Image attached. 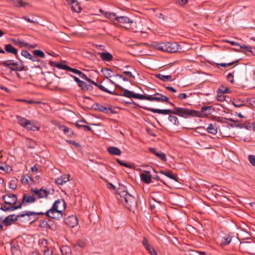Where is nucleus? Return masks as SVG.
<instances>
[{
	"mask_svg": "<svg viewBox=\"0 0 255 255\" xmlns=\"http://www.w3.org/2000/svg\"><path fill=\"white\" fill-rule=\"evenodd\" d=\"M34 195L30 196L27 194H24L23 195L22 202L20 203L18 205H21V207L22 205H26L27 204L32 203L35 202L36 198L34 197Z\"/></svg>",
	"mask_w": 255,
	"mask_h": 255,
	"instance_id": "13",
	"label": "nucleus"
},
{
	"mask_svg": "<svg viewBox=\"0 0 255 255\" xmlns=\"http://www.w3.org/2000/svg\"><path fill=\"white\" fill-rule=\"evenodd\" d=\"M117 161L121 165H122L125 167L129 168H131L132 167V166L131 165H129V164H128L127 163L125 162L124 161L121 160L119 159H117Z\"/></svg>",
	"mask_w": 255,
	"mask_h": 255,
	"instance_id": "48",
	"label": "nucleus"
},
{
	"mask_svg": "<svg viewBox=\"0 0 255 255\" xmlns=\"http://www.w3.org/2000/svg\"><path fill=\"white\" fill-rule=\"evenodd\" d=\"M160 173H161L163 175H164L166 176H167L171 179H172L176 181H177L176 176L172 173V172L171 170H167V171L161 170L160 171Z\"/></svg>",
	"mask_w": 255,
	"mask_h": 255,
	"instance_id": "31",
	"label": "nucleus"
},
{
	"mask_svg": "<svg viewBox=\"0 0 255 255\" xmlns=\"http://www.w3.org/2000/svg\"><path fill=\"white\" fill-rule=\"evenodd\" d=\"M40 166L38 164H35L34 166L31 168V171L32 172H39Z\"/></svg>",
	"mask_w": 255,
	"mask_h": 255,
	"instance_id": "55",
	"label": "nucleus"
},
{
	"mask_svg": "<svg viewBox=\"0 0 255 255\" xmlns=\"http://www.w3.org/2000/svg\"><path fill=\"white\" fill-rule=\"evenodd\" d=\"M176 1L179 4L183 5L187 2L188 0H176Z\"/></svg>",
	"mask_w": 255,
	"mask_h": 255,
	"instance_id": "64",
	"label": "nucleus"
},
{
	"mask_svg": "<svg viewBox=\"0 0 255 255\" xmlns=\"http://www.w3.org/2000/svg\"><path fill=\"white\" fill-rule=\"evenodd\" d=\"M43 255H53V252L52 249H50L49 248L46 249H43Z\"/></svg>",
	"mask_w": 255,
	"mask_h": 255,
	"instance_id": "51",
	"label": "nucleus"
},
{
	"mask_svg": "<svg viewBox=\"0 0 255 255\" xmlns=\"http://www.w3.org/2000/svg\"><path fill=\"white\" fill-rule=\"evenodd\" d=\"M86 245V243L84 241L82 240H79L77 241L76 244L75 245L74 247L78 249L77 247H80V248H83Z\"/></svg>",
	"mask_w": 255,
	"mask_h": 255,
	"instance_id": "45",
	"label": "nucleus"
},
{
	"mask_svg": "<svg viewBox=\"0 0 255 255\" xmlns=\"http://www.w3.org/2000/svg\"><path fill=\"white\" fill-rule=\"evenodd\" d=\"M67 70L69 71H70V72H72L75 74H77V71H78V69H74V68H71L69 66H68L67 67Z\"/></svg>",
	"mask_w": 255,
	"mask_h": 255,
	"instance_id": "62",
	"label": "nucleus"
},
{
	"mask_svg": "<svg viewBox=\"0 0 255 255\" xmlns=\"http://www.w3.org/2000/svg\"><path fill=\"white\" fill-rule=\"evenodd\" d=\"M217 93L218 94H223L225 93H231V91L227 87L222 85L219 87L218 89Z\"/></svg>",
	"mask_w": 255,
	"mask_h": 255,
	"instance_id": "33",
	"label": "nucleus"
},
{
	"mask_svg": "<svg viewBox=\"0 0 255 255\" xmlns=\"http://www.w3.org/2000/svg\"><path fill=\"white\" fill-rule=\"evenodd\" d=\"M107 150L111 155H120L121 154V150L117 147L110 146L108 148Z\"/></svg>",
	"mask_w": 255,
	"mask_h": 255,
	"instance_id": "24",
	"label": "nucleus"
},
{
	"mask_svg": "<svg viewBox=\"0 0 255 255\" xmlns=\"http://www.w3.org/2000/svg\"><path fill=\"white\" fill-rule=\"evenodd\" d=\"M16 118L18 123L22 127L26 128V126L30 125V121L24 118L16 116Z\"/></svg>",
	"mask_w": 255,
	"mask_h": 255,
	"instance_id": "18",
	"label": "nucleus"
},
{
	"mask_svg": "<svg viewBox=\"0 0 255 255\" xmlns=\"http://www.w3.org/2000/svg\"><path fill=\"white\" fill-rule=\"evenodd\" d=\"M59 129L63 131L65 134H66L69 137H71L74 135V131L72 129L67 128L65 126H59Z\"/></svg>",
	"mask_w": 255,
	"mask_h": 255,
	"instance_id": "23",
	"label": "nucleus"
},
{
	"mask_svg": "<svg viewBox=\"0 0 255 255\" xmlns=\"http://www.w3.org/2000/svg\"><path fill=\"white\" fill-rule=\"evenodd\" d=\"M11 41L15 45H17L21 48L25 47L26 45H28V43L22 41L19 39H11Z\"/></svg>",
	"mask_w": 255,
	"mask_h": 255,
	"instance_id": "32",
	"label": "nucleus"
},
{
	"mask_svg": "<svg viewBox=\"0 0 255 255\" xmlns=\"http://www.w3.org/2000/svg\"><path fill=\"white\" fill-rule=\"evenodd\" d=\"M156 78L163 81H172L173 79L170 75H164L161 74H158L156 75Z\"/></svg>",
	"mask_w": 255,
	"mask_h": 255,
	"instance_id": "30",
	"label": "nucleus"
},
{
	"mask_svg": "<svg viewBox=\"0 0 255 255\" xmlns=\"http://www.w3.org/2000/svg\"><path fill=\"white\" fill-rule=\"evenodd\" d=\"M33 213L31 212H26L21 214H19L17 216L14 214L10 215L6 217L2 221V223L5 226H9L11 225L13 222L16 221L19 217H23L25 216H30Z\"/></svg>",
	"mask_w": 255,
	"mask_h": 255,
	"instance_id": "7",
	"label": "nucleus"
},
{
	"mask_svg": "<svg viewBox=\"0 0 255 255\" xmlns=\"http://www.w3.org/2000/svg\"><path fill=\"white\" fill-rule=\"evenodd\" d=\"M65 223L70 228L76 227L78 224V219L76 216L71 215L64 219Z\"/></svg>",
	"mask_w": 255,
	"mask_h": 255,
	"instance_id": "12",
	"label": "nucleus"
},
{
	"mask_svg": "<svg viewBox=\"0 0 255 255\" xmlns=\"http://www.w3.org/2000/svg\"><path fill=\"white\" fill-rule=\"evenodd\" d=\"M232 239V236L230 234L225 235L222 239L221 245L222 246L229 245Z\"/></svg>",
	"mask_w": 255,
	"mask_h": 255,
	"instance_id": "25",
	"label": "nucleus"
},
{
	"mask_svg": "<svg viewBox=\"0 0 255 255\" xmlns=\"http://www.w3.org/2000/svg\"><path fill=\"white\" fill-rule=\"evenodd\" d=\"M18 180L16 178H13L11 180L8 184V187L9 188L14 190L16 189L17 186Z\"/></svg>",
	"mask_w": 255,
	"mask_h": 255,
	"instance_id": "36",
	"label": "nucleus"
},
{
	"mask_svg": "<svg viewBox=\"0 0 255 255\" xmlns=\"http://www.w3.org/2000/svg\"><path fill=\"white\" fill-rule=\"evenodd\" d=\"M142 244L151 255H158L154 249L148 243V242L145 237H143L142 241Z\"/></svg>",
	"mask_w": 255,
	"mask_h": 255,
	"instance_id": "14",
	"label": "nucleus"
},
{
	"mask_svg": "<svg viewBox=\"0 0 255 255\" xmlns=\"http://www.w3.org/2000/svg\"><path fill=\"white\" fill-rule=\"evenodd\" d=\"M207 130L208 133L216 134L217 133V127L216 125L215 124H210L207 128Z\"/></svg>",
	"mask_w": 255,
	"mask_h": 255,
	"instance_id": "29",
	"label": "nucleus"
},
{
	"mask_svg": "<svg viewBox=\"0 0 255 255\" xmlns=\"http://www.w3.org/2000/svg\"><path fill=\"white\" fill-rule=\"evenodd\" d=\"M95 109L98 110L99 112H103L106 114H113L114 113V111L110 107H106L103 106H102L99 104H96Z\"/></svg>",
	"mask_w": 255,
	"mask_h": 255,
	"instance_id": "15",
	"label": "nucleus"
},
{
	"mask_svg": "<svg viewBox=\"0 0 255 255\" xmlns=\"http://www.w3.org/2000/svg\"><path fill=\"white\" fill-rule=\"evenodd\" d=\"M123 73L129 78L134 79V76L132 74L131 72L129 71H124Z\"/></svg>",
	"mask_w": 255,
	"mask_h": 255,
	"instance_id": "60",
	"label": "nucleus"
},
{
	"mask_svg": "<svg viewBox=\"0 0 255 255\" xmlns=\"http://www.w3.org/2000/svg\"><path fill=\"white\" fill-rule=\"evenodd\" d=\"M76 74L79 75L82 79L85 80L86 81H87L89 82L90 81H91V79L88 78L85 74H84L83 72H82L81 71H80L79 70H78Z\"/></svg>",
	"mask_w": 255,
	"mask_h": 255,
	"instance_id": "44",
	"label": "nucleus"
},
{
	"mask_svg": "<svg viewBox=\"0 0 255 255\" xmlns=\"http://www.w3.org/2000/svg\"><path fill=\"white\" fill-rule=\"evenodd\" d=\"M249 160L251 164L255 166V156L253 155H249Z\"/></svg>",
	"mask_w": 255,
	"mask_h": 255,
	"instance_id": "53",
	"label": "nucleus"
},
{
	"mask_svg": "<svg viewBox=\"0 0 255 255\" xmlns=\"http://www.w3.org/2000/svg\"><path fill=\"white\" fill-rule=\"evenodd\" d=\"M240 48L242 49H246L247 51L251 52L253 53V51H252V47L250 46H246L245 45L243 44L242 45H240Z\"/></svg>",
	"mask_w": 255,
	"mask_h": 255,
	"instance_id": "57",
	"label": "nucleus"
},
{
	"mask_svg": "<svg viewBox=\"0 0 255 255\" xmlns=\"http://www.w3.org/2000/svg\"><path fill=\"white\" fill-rule=\"evenodd\" d=\"M99 11L102 14L104 15L106 17L111 19V20H115L116 16V14L115 13L105 11L102 9H100L99 10Z\"/></svg>",
	"mask_w": 255,
	"mask_h": 255,
	"instance_id": "27",
	"label": "nucleus"
},
{
	"mask_svg": "<svg viewBox=\"0 0 255 255\" xmlns=\"http://www.w3.org/2000/svg\"><path fill=\"white\" fill-rule=\"evenodd\" d=\"M168 120L172 123L174 125L178 126L179 125V122L177 117L174 116L169 115Z\"/></svg>",
	"mask_w": 255,
	"mask_h": 255,
	"instance_id": "39",
	"label": "nucleus"
},
{
	"mask_svg": "<svg viewBox=\"0 0 255 255\" xmlns=\"http://www.w3.org/2000/svg\"><path fill=\"white\" fill-rule=\"evenodd\" d=\"M29 60L32 61L33 62H40L41 60L40 59H39L37 56H33V55H31V57L30 58Z\"/></svg>",
	"mask_w": 255,
	"mask_h": 255,
	"instance_id": "59",
	"label": "nucleus"
},
{
	"mask_svg": "<svg viewBox=\"0 0 255 255\" xmlns=\"http://www.w3.org/2000/svg\"><path fill=\"white\" fill-rule=\"evenodd\" d=\"M212 110H214L213 107L212 106H203L201 108V111H198L201 113V116L199 117H202L203 116H207L210 115L212 113Z\"/></svg>",
	"mask_w": 255,
	"mask_h": 255,
	"instance_id": "16",
	"label": "nucleus"
},
{
	"mask_svg": "<svg viewBox=\"0 0 255 255\" xmlns=\"http://www.w3.org/2000/svg\"><path fill=\"white\" fill-rule=\"evenodd\" d=\"M149 151L152 154H154L157 158H158L161 161L163 162H166L167 161L166 154L162 152L161 151L158 150L156 148L154 147L149 148Z\"/></svg>",
	"mask_w": 255,
	"mask_h": 255,
	"instance_id": "11",
	"label": "nucleus"
},
{
	"mask_svg": "<svg viewBox=\"0 0 255 255\" xmlns=\"http://www.w3.org/2000/svg\"><path fill=\"white\" fill-rule=\"evenodd\" d=\"M233 104L236 107L238 108L244 106L245 105L243 104V102L240 101L238 100H234L233 101Z\"/></svg>",
	"mask_w": 255,
	"mask_h": 255,
	"instance_id": "49",
	"label": "nucleus"
},
{
	"mask_svg": "<svg viewBox=\"0 0 255 255\" xmlns=\"http://www.w3.org/2000/svg\"><path fill=\"white\" fill-rule=\"evenodd\" d=\"M56 201H59V202H60V203H59L57 205V209H60L61 206L65 207V202L64 201V200H56Z\"/></svg>",
	"mask_w": 255,
	"mask_h": 255,
	"instance_id": "56",
	"label": "nucleus"
},
{
	"mask_svg": "<svg viewBox=\"0 0 255 255\" xmlns=\"http://www.w3.org/2000/svg\"><path fill=\"white\" fill-rule=\"evenodd\" d=\"M32 181V179L27 174L23 175L22 176L21 182L22 184L26 185L29 183V180Z\"/></svg>",
	"mask_w": 255,
	"mask_h": 255,
	"instance_id": "38",
	"label": "nucleus"
},
{
	"mask_svg": "<svg viewBox=\"0 0 255 255\" xmlns=\"http://www.w3.org/2000/svg\"><path fill=\"white\" fill-rule=\"evenodd\" d=\"M39 244L42 246L44 249H46L48 248V241L45 239H42L39 241Z\"/></svg>",
	"mask_w": 255,
	"mask_h": 255,
	"instance_id": "42",
	"label": "nucleus"
},
{
	"mask_svg": "<svg viewBox=\"0 0 255 255\" xmlns=\"http://www.w3.org/2000/svg\"><path fill=\"white\" fill-rule=\"evenodd\" d=\"M26 128L28 130H31V131L38 130H39V128L37 127L36 126H34L31 124H30V125H28V126H26Z\"/></svg>",
	"mask_w": 255,
	"mask_h": 255,
	"instance_id": "50",
	"label": "nucleus"
},
{
	"mask_svg": "<svg viewBox=\"0 0 255 255\" xmlns=\"http://www.w3.org/2000/svg\"><path fill=\"white\" fill-rule=\"evenodd\" d=\"M115 20L122 24H127L132 22V21L127 16H118L116 15Z\"/></svg>",
	"mask_w": 255,
	"mask_h": 255,
	"instance_id": "22",
	"label": "nucleus"
},
{
	"mask_svg": "<svg viewBox=\"0 0 255 255\" xmlns=\"http://www.w3.org/2000/svg\"><path fill=\"white\" fill-rule=\"evenodd\" d=\"M49 64L54 67H56L58 68L59 69H64V70H67L68 66L66 65L63 64L61 62L56 63L54 61H49Z\"/></svg>",
	"mask_w": 255,
	"mask_h": 255,
	"instance_id": "28",
	"label": "nucleus"
},
{
	"mask_svg": "<svg viewBox=\"0 0 255 255\" xmlns=\"http://www.w3.org/2000/svg\"><path fill=\"white\" fill-rule=\"evenodd\" d=\"M187 96L185 93H181L178 96V97L180 100L185 99L187 98Z\"/></svg>",
	"mask_w": 255,
	"mask_h": 255,
	"instance_id": "63",
	"label": "nucleus"
},
{
	"mask_svg": "<svg viewBox=\"0 0 255 255\" xmlns=\"http://www.w3.org/2000/svg\"><path fill=\"white\" fill-rule=\"evenodd\" d=\"M83 123H87V122L84 120H80L76 122L75 125L78 128H83V126H84L83 125Z\"/></svg>",
	"mask_w": 255,
	"mask_h": 255,
	"instance_id": "46",
	"label": "nucleus"
},
{
	"mask_svg": "<svg viewBox=\"0 0 255 255\" xmlns=\"http://www.w3.org/2000/svg\"><path fill=\"white\" fill-rule=\"evenodd\" d=\"M173 107H174V110H173L170 109H157L148 108L144 106H141L140 107L144 110L150 111L154 113L163 115L172 114L184 118H187L191 117H200L201 116V113H199L198 111L181 107H177L175 106Z\"/></svg>",
	"mask_w": 255,
	"mask_h": 255,
	"instance_id": "1",
	"label": "nucleus"
},
{
	"mask_svg": "<svg viewBox=\"0 0 255 255\" xmlns=\"http://www.w3.org/2000/svg\"><path fill=\"white\" fill-rule=\"evenodd\" d=\"M11 252L13 255H18L19 253V249L18 246L13 245L11 247Z\"/></svg>",
	"mask_w": 255,
	"mask_h": 255,
	"instance_id": "43",
	"label": "nucleus"
},
{
	"mask_svg": "<svg viewBox=\"0 0 255 255\" xmlns=\"http://www.w3.org/2000/svg\"><path fill=\"white\" fill-rule=\"evenodd\" d=\"M48 225H47V229H50L52 230H55L56 229V225L54 224L53 221L49 219L47 221Z\"/></svg>",
	"mask_w": 255,
	"mask_h": 255,
	"instance_id": "41",
	"label": "nucleus"
},
{
	"mask_svg": "<svg viewBox=\"0 0 255 255\" xmlns=\"http://www.w3.org/2000/svg\"><path fill=\"white\" fill-rule=\"evenodd\" d=\"M15 4L17 6L20 7L22 6H25L27 4V3H25V2L23 3L22 0H19L16 1V3H15Z\"/></svg>",
	"mask_w": 255,
	"mask_h": 255,
	"instance_id": "58",
	"label": "nucleus"
},
{
	"mask_svg": "<svg viewBox=\"0 0 255 255\" xmlns=\"http://www.w3.org/2000/svg\"><path fill=\"white\" fill-rule=\"evenodd\" d=\"M20 60V65L18 67H14L13 60H7L3 61L1 65L5 67L9 68L11 71H22L24 70L25 66L23 65V62Z\"/></svg>",
	"mask_w": 255,
	"mask_h": 255,
	"instance_id": "8",
	"label": "nucleus"
},
{
	"mask_svg": "<svg viewBox=\"0 0 255 255\" xmlns=\"http://www.w3.org/2000/svg\"><path fill=\"white\" fill-rule=\"evenodd\" d=\"M89 82L92 83V84H93V85H94L96 87H97L99 89H100L101 90H102L103 92H105L107 93L111 94H114V92L115 91V89H113L112 90H109L108 89L106 88L102 85L99 84H98V83L93 81L92 80H91V81H90Z\"/></svg>",
	"mask_w": 255,
	"mask_h": 255,
	"instance_id": "19",
	"label": "nucleus"
},
{
	"mask_svg": "<svg viewBox=\"0 0 255 255\" xmlns=\"http://www.w3.org/2000/svg\"><path fill=\"white\" fill-rule=\"evenodd\" d=\"M99 55L102 60L104 61H111L113 59V55L108 52L100 53Z\"/></svg>",
	"mask_w": 255,
	"mask_h": 255,
	"instance_id": "20",
	"label": "nucleus"
},
{
	"mask_svg": "<svg viewBox=\"0 0 255 255\" xmlns=\"http://www.w3.org/2000/svg\"><path fill=\"white\" fill-rule=\"evenodd\" d=\"M102 72H104V74L107 78H108L109 77H112L114 76V73L113 71L110 69L107 68H103Z\"/></svg>",
	"mask_w": 255,
	"mask_h": 255,
	"instance_id": "35",
	"label": "nucleus"
},
{
	"mask_svg": "<svg viewBox=\"0 0 255 255\" xmlns=\"http://www.w3.org/2000/svg\"><path fill=\"white\" fill-rule=\"evenodd\" d=\"M217 100L219 101H224L225 100V97L222 94L217 93Z\"/></svg>",
	"mask_w": 255,
	"mask_h": 255,
	"instance_id": "61",
	"label": "nucleus"
},
{
	"mask_svg": "<svg viewBox=\"0 0 255 255\" xmlns=\"http://www.w3.org/2000/svg\"><path fill=\"white\" fill-rule=\"evenodd\" d=\"M48 222L46 221H41L40 222L39 227L43 229H47Z\"/></svg>",
	"mask_w": 255,
	"mask_h": 255,
	"instance_id": "52",
	"label": "nucleus"
},
{
	"mask_svg": "<svg viewBox=\"0 0 255 255\" xmlns=\"http://www.w3.org/2000/svg\"><path fill=\"white\" fill-rule=\"evenodd\" d=\"M33 54L40 58H44L45 57V54L44 52L40 50H35L32 51Z\"/></svg>",
	"mask_w": 255,
	"mask_h": 255,
	"instance_id": "40",
	"label": "nucleus"
},
{
	"mask_svg": "<svg viewBox=\"0 0 255 255\" xmlns=\"http://www.w3.org/2000/svg\"><path fill=\"white\" fill-rule=\"evenodd\" d=\"M21 208V205H18L17 206H6V205H2L0 208V209L3 211H14L17 209Z\"/></svg>",
	"mask_w": 255,
	"mask_h": 255,
	"instance_id": "26",
	"label": "nucleus"
},
{
	"mask_svg": "<svg viewBox=\"0 0 255 255\" xmlns=\"http://www.w3.org/2000/svg\"><path fill=\"white\" fill-rule=\"evenodd\" d=\"M151 45L155 49L168 53L177 52L179 51V49H181L180 45L176 42L157 43L154 42Z\"/></svg>",
	"mask_w": 255,
	"mask_h": 255,
	"instance_id": "3",
	"label": "nucleus"
},
{
	"mask_svg": "<svg viewBox=\"0 0 255 255\" xmlns=\"http://www.w3.org/2000/svg\"><path fill=\"white\" fill-rule=\"evenodd\" d=\"M4 203L11 206H15L17 201V196L13 194H6L2 196Z\"/></svg>",
	"mask_w": 255,
	"mask_h": 255,
	"instance_id": "9",
	"label": "nucleus"
},
{
	"mask_svg": "<svg viewBox=\"0 0 255 255\" xmlns=\"http://www.w3.org/2000/svg\"><path fill=\"white\" fill-rule=\"evenodd\" d=\"M30 191L33 195H35L38 198H47L49 194L48 190L43 188L40 189L31 188Z\"/></svg>",
	"mask_w": 255,
	"mask_h": 255,
	"instance_id": "10",
	"label": "nucleus"
},
{
	"mask_svg": "<svg viewBox=\"0 0 255 255\" xmlns=\"http://www.w3.org/2000/svg\"><path fill=\"white\" fill-rule=\"evenodd\" d=\"M21 54L25 58L29 59L31 57V54L26 50H22L21 52Z\"/></svg>",
	"mask_w": 255,
	"mask_h": 255,
	"instance_id": "47",
	"label": "nucleus"
},
{
	"mask_svg": "<svg viewBox=\"0 0 255 255\" xmlns=\"http://www.w3.org/2000/svg\"><path fill=\"white\" fill-rule=\"evenodd\" d=\"M72 78L74 79L75 81H76L78 85L81 88V89H84V87L86 86L85 82L80 80L78 77L75 76L71 75Z\"/></svg>",
	"mask_w": 255,
	"mask_h": 255,
	"instance_id": "37",
	"label": "nucleus"
},
{
	"mask_svg": "<svg viewBox=\"0 0 255 255\" xmlns=\"http://www.w3.org/2000/svg\"><path fill=\"white\" fill-rule=\"evenodd\" d=\"M60 203L59 201H55L53 204L51 209L47 210L45 215L50 218L56 220H60L63 217L62 211L65 210V207L61 206L60 209H57V205Z\"/></svg>",
	"mask_w": 255,
	"mask_h": 255,
	"instance_id": "5",
	"label": "nucleus"
},
{
	"mask_svg": "<svg viewBox=\"0 0 255 255\" xmlns=\"http://www.w3.org/2000/svg\"><path fill=\"white\" fill-rule=\"evenodd\" d=\"M227 80L228 81L230 82L231 83H233L234 82V76L232 73H229L227 77Z\"/></svg>",
	"mask_w": 255,
	"mask_h": 255,
	"instance_id": "54",
	"label": "nucleus"
},
{
	"mask_svg": "<svg viewBox=\"0 0 255 255\" xmlns=\"http://www.w3.org/2000/svg\"><path fill=\"white\" fill-rule=\"evenodd\" d=\"M241 252L255 255V242H245L241 243L239 246Z\"/></svg>",
	"mask_w": 255,
	"mask_h": 255,
	"instance_id": "6",
	"label": "nucleus"
},
{
	"mask_svg": "<svg viewBox=\"0 0 255 255\" xmlns=\"http://www.w3.org/2000/svg\"><path fill=\"white\" fill-rule=\"evenodd\" d=\"M4 49L6 52L14 55L16 58L19 60L17 50L12 45L10 44L5 45Z\"/></svg>",
	"mask_w": 255,
	"mask_h": 255,
	"instance_id": "17",
	"label": "nucleus"
},
{
	"mask_svg": "<svg viewBox=\"0 0 255 255\" xmlns=\"http://www.w3.org/2000/svg\"><path fill=\"white\" fill-rule=\"evenodd\" d=\"M119 196L118 199L128 209L131 210L136 207V201L135 198L127 191L123 190L119 192Z\"/></svg>",
	"mask_w": 255,
	"mask_h": 255,
	"instance_id": "4",
	"label": "nucleus"
},
{
	"mask_svg": "<svg viewBox=\"0 0 255 255\" xmlns=\"http://www.w3.org/2000/svg\"><path fill=\"white\" fill-rule=\"evenodd\" d=\"M69 175H63L57 178L55 182L57 184L62 185L69 180Z\"/></svg>",
	"mask_w": 255,
	"mask_h": 255,
	"instance_id": "21",
	"label": "nucleus"
},
{
	"mask_svg": "<svg viewBox=\"0 0 255 255\" xmlns=\"http://www.w3.org/2000/svg\"><path fill=\"white\" fill-rule=\"evenodd\" d=\"M141 180L146 184H149L151 182V175L145 173L140 174Z\"/></svg>",
	"mask_w": 255,
	"mask_h": 255,
	"instance_id": "34",
	"label": "nucleus"
},
{
	"mask_svg": "<svg viewBox=\"0 0 255 255\" xmlns=\"http://www.w3.org/2000/svg\"><path fill=\"white\" fill-rule=\"evenodd\" d=\"M120 88L123 92L122 96L125 97L129 98H133L139 100H146L150 101H156L161 103L165 102L172 106H174V104L169 101V99L167 97L159 93H156L153 95H146L134 93L132 91L122 87H120Z\"/></svg>",
	"mask_w": 255,
	"mask_h": 255,
	"instance_id": "2",
	"label": "nucleus"
}]
</instances>
